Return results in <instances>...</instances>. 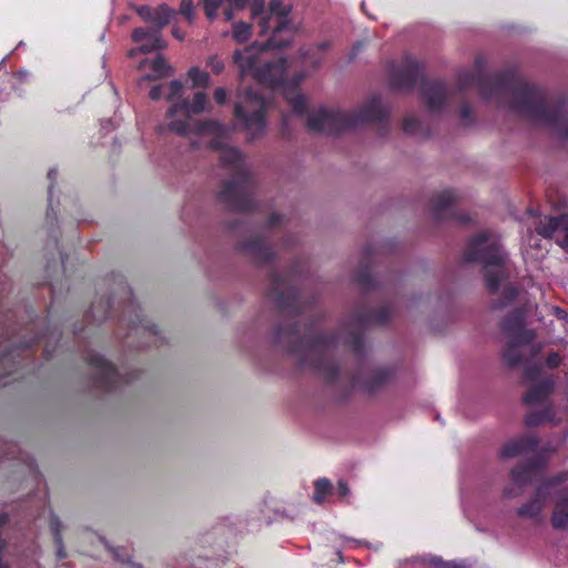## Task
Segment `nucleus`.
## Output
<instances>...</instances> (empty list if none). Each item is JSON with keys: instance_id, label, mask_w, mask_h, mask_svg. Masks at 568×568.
I'll use <instances>...</instances> for the list:
<instances>
[{"instance_id": "393cba45", "label": "nucleus", "mask_w": 568, "mask_h": 568, "mask_svg": "<svg viewBox=\"0 0 568 568\" xmlns=\"http://www.w3.org/2000/svg\"><path fill=\"white\" fill-rule=\"evenodd\" d=\"M152 74H146L145 79L154 81L158 79L166 78L172 74V67L168 63L163 55H158L151 63Z\"/></svg>"}, {"instance_id": "7c9ffc66", "label": "nucleus", "mask_w": 568, "mask_h": 568, "mask_svg": "<svg viewBox=\"0 0 568 568\" xmlns=\"http://www.w3.org/2000/svg\"><path fill=\"white\" fill-rule=\"evenodd\" d=\"M187 77L194 88L206 89L210 84V74L197 67H192L187 71Z\"/></svg>"}, {"instance_id": "864d4df0", "label": "nucleus", "mask_w": 568, "mask_h": 568, "mask_svg": "<svg viewBox=\"0 0 568 568\" xmlns=\"http://www.w3.org/2000/svg\"><path fill=\"white\" fill-rule=\"evenodd\" d=\"M282 214L280 213H272L270 219H268V226L270 227H273V226H276L281 223L282 221Z\"/></svg>"}, {"instance_id": "0eeeda50", "label": "nucleus", "mask_w": 568, "mask_h": 568, "mask_svg": "<svg viewBox=\"0 0 568 568\" xmlns=\"http://www.w3.org/2000/svg\"><path fill=\"white\" fill-rule=\"evenodd\" d=\"M424 64L409 54L388 69L389 87L393 91L410 92L420 81L422 99L432 112H440L447 100V88L443 81L423 77Z\"/></svg>"}, {"instance_id": "dca6fc26", "label": "nucleus", "mask_w": 568, "mask_h": 568, "mask_svg": "<svg viewBox=\"0 0 568 568\" xmlns=\"http://www.w3.org/2000/svg\"><path fill=\"white\" fill-rule=\"evenodd\" d=\"M236 247L261 265L272 262L275 256L273 250L260 236L241 241L236 244Z\"/></svg>"}, {"instance_id": "e433bc0d", "label": "nucleus", "mask_w": 568, "mask_h": 568, "mask_svg": "<svg viewBox=\"0 0 568 568\" xmlns=\"http://www.w3.org/2000/svg\"><path fill=\"white\" fill-rule=\"evenodd\" d=\"M568 480V471H561L557 475L544 479L539 486H544V493H548V488L557 486Z\"/></svg>"}, {"instance_id": "79ce46f5", "label": "nucleus", "mask_w": 568, "mask_h": 568, "mask_svg": "<svg viewBox=\"0 0 568 568\" xmlns=\"http://www.w3.org/2000/svg\"><path fill=\"white\" fill-rule=\"evenodd\" d=\"M541 367L538 364H528L525 367L524 376L527 381L535 382L539 377Z\"/></svg>"}, {"instance_id": "6e6552de", "label": "nucleus", "mask_w": 568, "mask_h": 568, "mask_svg": "<svg viewBox=\"0 0 568 568\" xmlns=\"http://www.w3.org/2000/svg\"><path fill=\"white\" fill-rule=\"evenodd\" d=\"M503 333L507 336L503 349L505 362L510 367L529 363L541 351L539 344H532L535 333L524 327V313L520 308L513 310L500 324Z\"/></svg>"}, {"instance_id": "4468645a", "label": "nucleus", "mask_w": 568, "mask_h": 568, "mask_svg": "<svg viewBox=\"0 0 568 568\" xmlns=\"http://www.w3.org/2000/svg\"><path fill=\"white\" fill-rule=\"evenodd\" d=\"M85 362L98 371L93 376L92 385L99 390L111 393L122 383L129 384L132 381L131 377H121L115 366L100 354H89Z\"/></svg>"}, {"instance_id": "de8ad7c7", "label": "nucleus", "mask_w": 568, "mask_h": 568, "mask_svg": "<svg viewBox=\"0 0 568 568\" xmlns=\"http://www.w3.org/2000/svg\"><path fill=\"white\" fill-rule=\"evenodd\" d=\"M547 460L545 458V456L542 455H538V456H534L531 457L528 462H527V465L534 469L535 471L542 468L545 465H546Z\"/></svg>"}, {"instance_id": "37998d69", "label": "nucleus", "mask_w": 568, "mask_h": 568, "mask_svg": "<svg viewBox=\"0 0 568 568\" xmlns=\"http://www.w3.org/2000/svg\"><path fill=\"white\" fill-rule=\"evenodd\" d=\"M213 98H214V101H215L219 105H224V104H226L227 99H229V91H227V89H225V88H223V87H217V88L214 90Z\"/></svg>"}, {"instance_id": "a878e982", "label": "nucleus", "mask_w": 568, "mask_h": 568, "mask_svg": "<svg viewBox=\"0 0 568 568\" xmlns=\"http://www.w3.org/2000/svg\"><path fill=\"white\" fill-rule=\"evenodd\" d=\"M328 48L327 42L320 43L316 48L300 49V55L306 63H310L313 68H318L322 58L318 55Z\"/></svg>"}, {"instance_id": "5701e85b", "label": "nucleus", "mask_w": 568, "mask_h": 568, "mask_svg": "<svg viewBox=\"0 0 568 568\" xmlns=\"http://www.w3.org/2000/svg\"><path fill=\"white\" fill-rule=\"evenodd\" d=\"M548 493H544V486L536 488L534 497L518 508L517 515L521 518L539 519L544 509Z\"/></svg>"}, {"instance_id": "6e6d98bb", "label": "nucleus", "mask_w": 568, "mask_h": 568, "mask_svg": "<svg viewBox=\"0 0 568 568\" xmlns=\"http://www.w3.org/2000/svg\"><path fill=\"white\" fill-rule=\"evenodd\" d=\"M231 6L235 9H244L250 0H227Z\"/></svg>"}, {"instance_id": "c03bdc74", "label": "nucleus", "mask_w": 568, "mask_h": 568, "mask_svg": "<svg viewBox=\"0 0 568 568\" xmlns=\"http://www.w3.org/2000/svg\"><path fill=\"white\" fill-rule=\"evenodd\" d=\"M525 485H520V484H516L515 481L510 485V486H507L505 489H504V496L505 497H518L523 494V487Z\"/></svg>"}, {"instance_id": "f704fd0d", "label": "nucleus", "mask_w": 568, "mask_h": 568, "mask_svg": "<svg viewBox=\"0 0 568 568\" xmlns=\"http://www.w3.org/2000/svg\"><path fill=\"white\" fill-rule=\"evenodd\" d=\"M251 37V24L246 22H235L233 24V39L239 43L246 42Z\"/></svg>"}, {"instance_id": "09e8293b", "label": "nucleus", "mask_w": 568, "mask_h": 568, "mask_svg": "<svg viewBox=\"0 0 568 568\" xmlns=\"http://www.w3.org/2000/svg\"><path fill=\"white\" fill-rule=\"evenodd\" d=\"M336 490H337V494H338L339 498H342V499H345L351 494L348 484L345 480H343V479H339L337 481Z\"/></svg>"}, {"instance_id": "e2e57ef3", "label": "nucleus", "mask_w": 568, "mask_h": 568, "mask_svg": "<svg viewBox=\"0 0 568 568\" xmlns=\"http://www.w3.org/2000/svg\"><path fill=\"white\" fill-rule=\"evenodd\" d=\"M237 227V221L232 222L231 229L235 230Z\"/></svg>"}, {"instance_id": "f03ea898", "label": "nucleus", "mask_w": 568, "mask_h": 568, "mask_svg": "<svg viewBox=\"0 0 568 568\" xmlns=\"http://www.w3.org/2000/svg\"><path fill=\"white\" fill-rule=\"evenodd\" d=\"M475 64V74H464V88L475 84L484 99L536 123L558 125L566 118L568 99L565 95L550 93L515 68L485 74L483 55L476 57Z\"/></svg>"}, {"instance_id": "9b49d317", "label": "nucleus", "mask_w": 568, "mask_h": 568, "mask_svg": "<svg viewBox=\"0 0 568 568\" xmlns=\"http://www.w3.org/2000/svg\"><path fill=\"white\" fill-rule=\"evenodd\" d=\"M136 13L142 20L153 26L134 29L132 40L142 42L145 37H151L155 45H144L142 48L144 51H156L166 48V42L162 39V30L176 17V10L166 3H161L155 8L143 4L136 8Z\"/></svg>"}, {"instance_id": "0e129e2a", "label": "nucleus", "mask_w": 568, "mask_h": 568, "mask_svg": "<svg viewBox=\"0 0 568 568\" xmlns=\"http://www.w3.org/2000/svg\"><path fill=\"white\" fill-rule=\"evenodd\" d=\"M467 113H468V110H467V108L464 105V111H463L464 119L467 116Z\"/></svg>"}, {"instance_id": "39448f33", "label": "nucleus", "mask_w": 568, "mask_h": 568, "mask_svg": "<svg viewBox=\"0 0 568 568\" xmlns=\"http://www.w3.org/2000/svg\"><path fill=\"white\" fill-rule=\"evenodd\" d=\"M211 146L221 150L220 162L232 174V180L224 182L217 200L233 212L253 211L255 182L245 165L242 153L236 148L222 146L219 141H213Z\"/></svg>"}, {"instance_id": "412c9836", "label": "nucleus", "mask_w": 568, "mask_h": 568, "mask_svg": "<svg viewBox=\"0 0 568 568\" xmlns=\"http://www.w3.org/2000/svg\"><path fill=\"white\" fill-rule=\"evenodd\" d=\"M555 381L551 377H545L538 383H534L526 395L524 396V403L526 405H541L554 392Z\"/></svg>"}, {"instance_id": "2eb2a0df", "label": "nucleus", "mask_w": 568, "mask_h": 568, "mask_svg": "<svg viewBox=\"0 0 568 568\" xmlns=\"http://www.w3.org/2000/svg\"><path fill=\"white\" fill-rule=\"evenodd\" d=\"M528 213L537 217L534 227L536 233L544 239H552L556 234H561L562 230H568V214L541 216L535 210H528Z\"/></svg>"}, {"instance_id": "9d476101", "label": "nucleus", "mask_w": 568, "mask_h": 568, "mask_svg": "<svg viewBox=\"0 0 568 568\" xmlns=\"http://www.w3.org/2000/svg\"><path fill=\"white\" fill-rule=\"evenodd\" d=\"M267 104L263 95L252 89L239 92L233 115L241 130L250 134V140L262 138L266 131Z\"/></svg>"}, {"instance_id": "20e7f679", "label": "nucleus", "mask_w": 568, "mask_h": 568, "mask_svg": "<svg viewBox=\"0 0 568 568\" xmlns=\"http://www.w3.org/2000/svg\"><path fill=\"white\" fill-rule=\"evenodd\" d=\"M475 261L483 264L484 278L490 294L500 295L494 298L491 306L495 310L506 307L516 296L517 288L508 284L510 275V261L499 239L490 231H481L469 240L464 252V261Z\"/></svg>"}, {"instance_id": "423d86ee", "label": "nucleus", "mask_w": 568, "mask_h": 568, "mask_svg": "<svg viewBox=\"0 0 568 568\" xmlns=\"http://www.w3.org/2000/svg\"><path fill=\"white\" fill-rule=\"evenodd\" d=\"M389 111L378 97H373L358 110L344 112L320 109L307 118V128L312 132L336 135L361 124L377 122L383 129L388 126Z\"/></svg>"}, {"instance_id": "ea45409f", "label": "nucleus", "mask_w": 568, "mask_h": 568, "mask_svg": "<svg viewBox=\"0 0 568 568\" xmlns=\"http://www.w3.org/2000/svg\"><path fill=\"white\" fill-rule=\"evenodd\" d=\"M420 128V122L414 116H408L403 121V131L407 134H415Z\"/></svg>"}, {"instance_id": "72a5a7b5", "label": "nucleus", "mask_w": 568, "mask_h": 568, "mask_svg": "<svg viewBox=\"0 0 568 568\" xmlns=\"http://www.w3.org/2000/svg\"><path fill=\"white\" fill-rule=\"evenodd\" d=\"M57 175H58V172L55 169H51L49 170L48 172V179L50 180V186H49V207H48V211H47V222H50L51 224L57 220V213L54 212V210L52 209V192H53V187H54V183H55V180H57Z\"/></svg>"}, {"instance_id": "338daca9", "label": "nucleus", "mask_w": 568, "mask_h": 568, "mask_svg": "<svg viewBox=\"0 0 568 568\" xmlns=\"http://www.w3.org/2000/svg\"><path fill=\"white\" fill-rule=\"evenodd\" d=\"M44 355H45V358L49 359V351L48 349H44Z\"/></svg>"}, {"instance_id": "a19ab883", "label": "nucleus", "mask_w": 568, "mask_h": 568, "mask_svg": "<svg viewBox=\"0 0 568 568\" xmlns=\"http://www.w3.org/2000/svg\"><path fill=\"white\" fill-rule=\"evenodd\" d=\"M168 93L166 99L169 101H173L176 97H180L183 90V84L179 80H173L170 82V84L166 87Z\"/></svg>"}, {"instance_id": "ddd939ff", "label": "nucleus", "mask_w": 568, "mask_h": 568, "mask_svg": "<svg viewBox=\"0 0 568 568\" xmlns=\"http://www.w3.org/2000/svg\"><path fill=\"white\" fill-rule=\"evenodd\" d=\"M113 280H114V282H116V284L119 286V292L116 294H112V296L110 298H108L104 303H102V302L93 303L90 308L91 316L97 321H104L108 317H110L112 310L114 308V304L116 302V295L119 294L123 302L122 312L125 313V312L130 311V312L135 313V320L131 321V325L134 328L142 326L146 331L152 333L154 336H156L159 334L158 326L156 325H152V326L144 325L143 320L136 313L138 307L134 303L132 290L125 282L124 277L122 275H113Z\"/></svg>"}, {"instance_id": "cd10ccee", "label": "nucleus", "mask_w": 568, "mask_h": 568, "mask_svg": "<svg viewBox=\"0 0 568 568\" xmlns=\"http://www.w3.org/2000/svg\"><path fill=\"white\" fill-rule=\"evenodd\" d=\"M180 114L182 115L180 119H175V116L170 118L171 121L169 122L168 128L171 132L185 136L191 132V115H185L184 113Z\"/></svg>"}, {"instance_id": "c9c22d12", "label": "nucleus", "mask_w": 568, "mask_h": 568, "mask_svg": "<svg viewBox=\"0 0 568 568\" xmlns=\"http://www.w3.org/2000/svg\"><path fill=\"white\" fill-rule=\"evenodd\" d=\"M178 13L182 14L189 23L195 19V6L193 0H181Z\"/></svg>"}, {"instance_id": "bf43d9fd", "label": "nucleus", "mask_w": 568, "mask_h": 568, "mask_svg": "<svg viewBox=\"0 0 568 568\" xmlns=\"http://www.w3.org/2000/svg\"><path fill=\"white\" fill-rule=\"evenodd\" d=\"M362 48V44L361 43H357L356 45H354L353 48V53H352V57L351 59H353L355 55H356V52Z\"/></svg>"}, {"instance_id": "58836bf2", "label": "nucleus", "mask_w": 568, "mask_h": 568, "mask_svg": "<svg viewBox=\"0 0 568 568\" xmlns=\"http://www.w3.org/2000/svg\"><path fill=\"white\" fill-rule=\"evenodd\" d=\"M220 2L221 0H203L204 12L210 20L216 18Z\"/></svg>"}, {"instance_id": "3c124183", "label": "nucleus", "mask_w": 568, "mask_h": 568, "mask_svg": "<svg viewBox=\"0 0 568 568\" xmlns=\"http://www.w3.org/2000/svg\"><path fill=\"white\" fill-rule=\"evenodd\" d=\"M166 88L164 84H158L150 89L149 97L152 100H159L163 95V90Z\"/></svg>"}, {"instance_id": "49530a36", "label": "nucleus", "mask_w": 568, "mask_h": 568, "mask_svg": "<svg viewBox=\"0 0 568 568\" xmlns=\"http://www.w3.org/2000/svg\"><path fill=\"white\" fill-rule=\"evenodd\" d=\"M207 64L211 67V70L215 74H220L224 70V62L217 57L212 55L207 60Z\"/></svg>"}, {"instance_id": "c85d7f7f", "label": "nucleus", "mask_w": 568, "mask_h": 568, "mask_svg": "<svg viewBox=\"0 0 568 568\" xmlns=\"http://www.w3.org/2000/svg\"><path fill=\"white\" fill-rule=\"evenodd\" d=\"M536 471L531 469L527 463L516 466L511 470L513 481L520 485H527L535 477Z\"/></svg>"}, {"instance_id": "b1692460", "label": "nucleus", "mask_w": 568, "mask_h": 568, "mask_svg": "<svg viewBox=\"0 0 568 568\" xmlns=\"http://www.w3.org/2000/svg\"><path fill=\"white\" fill-rule=\"evenodd\" d=\"M193 132L199 135H221L224 133V125L215 119L199 120L194 123Z\"/></svg>"}, {"instance_id": "a211bd4d", "label": "nucleus", "mask_w": 568, "mask_h": 568, "mask_svg": "<svg viewBox=\"0 0 568 568\" xmlns=\"http://www.w3.org/2000/svg\"><path fill=\"white\" fill-rule=\"evenodd\" d=\"M374 255V246L371 244L365 245L362 251L361 265L354 274V282L365 291L375 290L378 286L369 270Z\"/></svg>"}, {"instance_id": "f3484780", "label": "nucleus", "mask_w": 568, "mask_h": 568, "mask_svg": "<svg viewBox=\"0 0 568 568\" xmlns=\"http://www.w3.org/2000/svg\"><path fill=\"white\" fill-rule=\"evenodd\" d=\"M204 111H211V105L206 93L199 91L194 94L192 101L182 99L181 101L172 104L166 112V116L173 118L176 116L178 113H184L185 115L201 114Z\"/></svg>"}, {"instance_id": "774afa93", "label": "nucleus", "mask_w": 568, "mask_h": 568, "mask_svg": "<svg viewBox=\"0 0 568 568\" xmlns=\"http://www.w3.org/2000/svg\"><path fill=\"white\" fill-rule=\"evenodd\" d=\"M134 52H135V50H131V51H130V55H131V57H133V55H134Z\"/></svg>"}, {"instance_id": "6ab92c4d", "label": "nucleus", "mask_w": 568, "mask_h": 568, "mask_svg": "<svg viewBox=\"0 0 568 568\" xmlns=\"http://www.w3.org/2000/svg\"><path fill=\"white\" fill-rule=\"evenodd\" d=\"M457 200L450 190H444L430 199V213L434 220L440 221L453 216V206Z\"/></svg>"}, {"instance_id": "bb28decb", "label": "nucleus", "mask_w": 568, "mask_h": 568, "mask_svg": "<svg viewBox=\"0 0 568 568\" xmlns=\"http://www.w3.org/2000/svg\"><path fill=\"white\" fill-rule=\"evenodd\" d=\"M333 494V485L327 478H320L314 483L313 500L321 505L327 496Z\"/></svg>"}, {"instance_id": "c756f323", "label": "nucleus", "mask_w": 568, "mask_h": 568, "mask_svg": "<svg viewBox=\"0 0 568 568\" xmlns=\"http://www.w3.org/2000/svg\"><path fill=\"white\" fill-rule=\"evenodd\" d=\"M546 420H549V422L554 420V412H552V408L550 406L546 407L544 410H538V412L537 410H531L526 416V424L528 426H538V425L542 424Z\"/></svg>"}, {"instance_id": "052dcab7", "label": "nucleus", "mask_w": 568, "mask_h": 568, "mask_svg": "<svg viewBox=\"0 0 568 568\" xmlns=\"http://www.w3.org/2000/svg\"><path fill=\"white\" fill-rule=\"evenodd\" d=\"M6 82H7L6 80H1V79H0V91H2V90H6V89H7Z\"/></svg>"}, {"instance_id": "a18cd8bd", "label": "nucleus", "mask_w": 568, "mask_h": 568, "mask_svg": "<svg viewBox=\"0 0 568 568\" xmlns=\"http://www.w3.org/2000/svg\"><path fill=\"white\" fill-rule=\"evenodd\" d=\"M251 13L253 18L260 17L264 12L265 0H250Z\"/></svg>"}, {"instance_id": "7ed1b4c3", "label": "nucleus", "mask_w": 568, "mask_h": 568, "mask_svg": "<svg viewBox=\"0 0 568 568\" xmlns=\"http://www.w3.org/2000/svg\"><path fill=\"white\" fill-rule=\"evenodd\" d=\"M392 317V307L387 304L377 308L358 306L352 313L346 327L345 345L356 357L358 369L355 374L347 376L349 387L358 386L368 395H375L396 379V369L393 366H376L371 369L364 368L366 358L364 333L369 325H385Z\"/></svg>"}, {"instance_id": "680f3d73", "label": "nucleus", "mask_w": 568, "mask_h": 568, "mask_svg": "<svg viewBox=\"0 0 568 568\" xmlns=\"http://www.w3.org/2000/svg\"><path fill=\"white\" fill-rule=\"evenodd\" d=\"M463 221H464V226H465L468 222H470V219L464 213Z\"/></svg>"}, {"instance_id": "f8f14e48", "label": "nucleus", "mask_w": 568, "mask_h": 568, "mask_svg": "<svg viewBox=\"0 0 568 568\" xmlns=\"http://www.w3.org/2000/svg\"><path fill=\"white\" fill-rule=\"evenodd\" d=\"M291 8L283 0L270 1V14L258 21V36H265L270 30L272 34L262 49H282L292 42L293 32L290 21Z\"/></svg>"}, {"instance_id": "aec40b11", "label": "nucleus", "mask_w": 568, "mask_h": 568, "mask_svg": "<svg viewBox=\"0 0 568 568\" xmlns=\"http://www.w3.org/2000/svg\"><path fill=\"white\" fill-rule=\"evenodd\" d=\"M550 525L557 531L568 530V489L560 490L552 503Z\"/></svg>"}, {"instance_id": "69168bd1", "label": "nucleus", "mask_w": 568, "mask_h": 568, "mask_svg": "<svg viewBox=\"0 0 568 568\" xmlns=\"http://www.w3.org/2000/svg\"><path fill=\"white\" fill-rule=\"evenodd\" d=\"M114 556H115L116 558H119L121 561H125V559H124V558H120V555H119L118 552H115V554H114Z\"/></svg>"}, {"instance_id": "2f4dec72", "label": "nucleus", "mask_w": 568, "mask_h": 568, "mask_svg": "<svg viewBox=\"0 0 568 568\" xmlns=\"http://www.w3.org/2000/svg\"><path fill=\"white\" fill-rule=\"evenodd\" d=\"M50 528L53 534L54 544L57 546V555L59 559H63L67 557V554L63 548L62 535H61V523L58 517H52L50 521Z\"/></svg>"}, {"instance_id": "13d9d810", "label": "nucleus", "mask_w": 568, "mask_h": 568, "mask_svg": "<svg viewBox=\"0 0 568 568\" xmlns=\"http://www.w3.org/2000/svg\"><path fill=\"white\" fill-rule=\"evenodd\" d=\"M223 14H224V18H225L226 21H231L233 19V16H234L233 9L232 8L225 9Z\"/></svg>"}, {"instance_id": "5fc2aeb1", "label": "nucleus", "mask_w": 568, "mask_h": 568, "mask_svg": "<svg viewBox=\"0 0 568 568\" xmlns=\"http://www.w3.org/2000/svg\"><path fill=\"white\" fill-rule=\"evenodd\" d=\"M139 43H140V45H139V48H138V51H139V52H141V53H150V52H151V51H144V50H142V48H143L144 45H155V43H153L152 38H151V37H149V36L144 38V41L139 42Z\"/></svg>"}, {"instance_id": "4be33fe9", "label": "nucleus", "mask_w": 568, "mask_h": 568, "mask_svg": "<svg viewBox=\"0 0 568 568\" xmlns=\"http://www.w3.org/2000/svg\"><path fill=\"white\" fill-rule=\"evenodd\" d=\"M538 447V440L534 436H525L519 439L507 442L501 450L500 455L504 458H513L520 454L534 452Z\"/></svg>"}, {"instance_id": "473e14b6", "label": "nucleus", "mask_w": 568, "mask_h": 568, "mask_svg": "<svg viewBox=\"0 0 568 568\" xmlns=\"http://www.w3.org/2000/svg\"><path fill=\"white\" fill-rule=\"evenodd\" d=\"M286 100L288 101L293 112L296 115H304L307 111V100L305 95L296 93L293 95L287 94Z\"/></svg>"}, {"instance_id": "f257e3e1", "label": "nucleus", "mask_w": 568, "mask_h": 568, "mask_svg": "<svg viewBox=\"0 0 568 568\" xmlns=\"http://www.w3.org/2000/svg\"><path fill=\"white\" fill-rule=\"evenodd\" d=\"M296 273L295 265L285 277L274 270L268 273L270 287L266 296L274 302L284 316L290 318L288 323H280L275 327L274 343L297 357L298 368H308L327 384L335 385L339 378V366L332 358V353L336 347L338 334L314 333V324H312L305 334L301 335L295 320L306 308L302 305L300 290L293 284Z\"/></svg>"}, {"instance_id": "1a4fd4ad", "label": "nucleus", "mask_w": 568, "mask_h": 568, "mask_svg": "<svg viewBox=\"0 0 568 568\" xmlns=\"http://www.w3.org/2000/svg\"><path fill=\"white\" fill-rule=\"evenodd\" d=\"M233 61L242 77L252 75L257 83L270 89L281 88L286 82L288 68L286 58L281 57L273 61L262 62L255 49L248 47L243 51L236 50Z\"/></svg>"}, {"instance_id": "4c0bfd02", "label": "nucleus", "mask_w": 568, "mask_h": 568, "mask_svg": "<svg viewBox=\"0 0 568 568\" xmlns=\"http://www.w3.org/2000/svg\"><path fill=\"white\" fill-rule=\"evenodd\" d=\"M428 565L434 568H462V565L456 561H445L438 556H433L428 559Z\"/></svg>"}, {"instance_id": "4d7b16f0", "label": "nucleus", "mask_w": 568, "mask_h": 568, "mask_svg": "<svg viewBox=\"0 0 568 568\" xmlns=\"http://www.w3.org/2000/svg\"><path fill=\"white\" fill-rule=\"evenodd\" d=\"M172 36L180 41L184 40L185 38V33L178 27L172 28Z\"/></svg>"}, {"instance_id": "8fccbe9b", "label": "nucleus", "mask_w": 568, "mask_h": 568, "mask_svg": "<svg viewBox=\"0 0 568 568\" xmlns=\"http://www.w3.org/2000/svg\"><path fill=\"white\" fill-rule=\"evenodd\" d=\"M561 358L558 353H550L546 358V365L549 368H556L560 365Z\"/></svg>"}, {"instance_id": "603ef678", "label": "nucleus", "mask_w": 568, "mask_h": 568, "mask_svg": "<svg viewBox=\"0 0 568 568\" xmlns=\"http://www.w3.org/2000/svg\"><path fill=\"white\" fill-rule=\"evenodd\" d=\"M562 237L556 239L557 244L568 251V230H562Z\"/></svg>"}]
</instances>
